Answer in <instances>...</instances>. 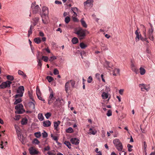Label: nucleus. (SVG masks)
<instances>
[{
    "instance_id": "obj_43",
    "label": "nucleus",
    "mask_w": 155,
    "mask_h": 155,
    "mask_svg": "<svg viewBox=\"0 0 155 155\" xmlns=\"http://www.w3.org/2000/svg\"><path fill=\"white\" fill-rule=\"evenodd\" d=\"M33 28V27L31 26H31L30 27L28 31V37H29L30 35L32 34V28Z\"/></svg>"
},
{
    "instance_id": "obj_51",
    "label": "nucleus",
    "mask_w": 155,
    "mask_h": 155,
    "mask_svg": "<svg viewBox=\"0 0 155 155\" xmlns=\"http://www.w3.org/2000/svg\"><path fill=\"white\" fill-rule=\"evenodd\" d=\"M59 73V72L57 68H55L54 70V74L55 75L58 74Z\"/></svg>"
},
{
    "instance_id": "obj_60",
    "label": "nucleus",
    "mask_w": 155,
    "mask_h": 155,
    "mask_svg": "<svg viewBox=\"0 0 155 155\" xmlns=\"http://www.w3.org/2000/svg\"><path fill=\"white\" fill-rule=\"evenodd\" d=\"M55 3L56 4L58 5H61L62 4V3L61 2L58 0H56L55 2Z\"/></svg>"
},
{
    "instance_id": "obj_56",
    "label": "nucleus",
    "mask_w": 155,
    "mask_h": 155,
    "mask_svg": "<svg viewBox=\"0 0 155 155\" xmlns=\"http://www.w3.org/2000/svg\"><path fill=\"white\" fill-rule=\"evenodd\" d=\"M41 56L40 55V52L38 51V52L37 54V60H38V57H39V59H41Z\"/></svg>"
},
{
    "instance_id": "obj_2",
    "label": "nucleus",
    "mask_w": 155,
    "mask_h": 155,
    "mask_svg": "<svg viewBox=\"0 0 155 155\" xmlns=\"http://www.w3.org/2000/svg\"><path fill=\"white\" fill-rule=\"evenodd\" d=\"M23 106L21 104L17 105L15 107V108L17 110L15 111L16 114H22L25 112V110L23 109Z\"/></svg>"
},
{
    "instance_id": "obj_30",
    "label": "nucleus",
    "mask_w": 155,
    "mask_h": 155,
    "mask_svg": "<svg viewBox=\"0 0 155 155\" xmlns=\"http://www.w3.org/2000/svg\"><path fill=\"white\" fill-rule=\"evenodd\" d=\"M66 132L67 133H72L74 130L71 127H69L66 130Z\"/></svg>"
},
{
    "instance_id": "obj_6",
    "label": "nucleus",
    "mask_w": 155,
    "mask_h": 155,
    "mask_svg": "<svg viewBox=\"0 0 155 155\" xmlns=\"http://www.w3.org/2000/svg\"><path fill=\"white\" fill-rule=\"evenodd\" d=\"M63 100L62 99H61L60 98H58L56 99V101L54 103V107H59L62 105L63 104Z\"/></svg>"
},
{
    "instance_id": "obj_40",
    "label": "nucleus",
    "mask_w": 155,
    "mask_h": 155,
    "mask_svg": "<svg viewBox=\"0 0 155 155\" xmlns=\"http://www.w3.org/2000/svg\"><path fill=\"white\" fill-rule=\"evenodd\" d=\"M37 61L38 63V65L41 68L42 65L41 59H39V57H38V60H37Z\"/></svg>"
},
{
    "instance_id": "obj_10",
    "label": "nucleus",
    "mask_w": 155,
    "mask_h": 155,
    "mask_svg": "<svg viewBox=\"0 0 155 155\" xmlns=\"http://www.w3.org/2000/svg\"><path fill=\"white\" fill-rule=\"evenodd\" d=\"M131 68L132 71H134L136 74H137L139 73L138 69L137 68L133 63H132L131 65Z\"/></svg>"
},
{
    "instance_id": "obj_13",
    "label": "nucleus",
    "mask_w": 155,
    "mask_h": 155,
    "mask_svg": "<svg viewBox=\"0 0 155 155\" xmlns=\"http://www.w3.org/2000/svg\"><path fill=\"white\" fill-rule=\"evenodd\" d=\"M29 153L31 155H34L38 154V152L35 150L33 149V147H31L29 149Z\"/></svg>"
},
{
    "instance_id": "obj_12",
    "label": "nucleus",
    "mask_w": 155,
    "mask_h": 155,
    "mask_svg": "<svg viewBox=\"0 0 155 155\" xmlns=\"http://www.w3.org/2000/svg\"><path fill=\"white\" fill-rule=\"evenodd\" d=\"M42 13L41 15H48V8L45 7H44L42 9Z\"/></svg>"
},
{
    "instance_id": "obj_7",
    "label": "nucleus",
    "mask_w": 155,
    "mask_h": 155,
    "mask_svg": "<svg viewBox=\"0 0 155 155\" xmlns=\"http://www.w3.org/2000/svg\"><path fill=\"white\" fill-rule=\"evenodd\" d=\"M55 97L54 96V93L53 91L51 92L49 96L48 99V104H50L53 102V101L55 100Z\"/></svg>"
},
{
    "instance_id": "obj_59",
    "label": "nucleus",
    "mask_w": 155,
    "mask_h": 155,
    "mask_svg": "<svg viewBox=\"0 0 155 155\" xmlns=\"http://www.w3.org/2000/svg\"><path fill=\"white\" fill-rule=\"evenodd\" d=\"M80 54H81V58H83V56L82 55H84L86 54V52H85L84 51H83L82 52H81V53H80Z\"/></svg>"
},
{
    "instance_id": "obj_64",
    "label": "nucleus",
    "mask_w": 155,
    "mask_h": 155,
    "mask_svg": "<svg viewBox=\"0 0 155 155\" xmlns=\"http://www.w3.org/2000/svg\"><path fill=\"white\" fill-rule=\"evenodd\" d=\"M18 73L19 75H22L24 72L22 71L19 70L18 71Z\"/></svg>"
},
{
    "instance_id": "obj_22",
    "label": "nucleus",
    "mask_w": 155,
    "mask_h": 155,
    "mask_svg": "<svg viewBox=\"0 0 155 155\" xmlns=\"http://www.w3.org/2000/svg\"><path fill=\"white\" fill-rule=\"evenodd\" d=\"M140 86H141V90L142 91H144V90H146L147 91H148L149 89L148 88H147L145 87V85L144 84H140Z\"/></svg>"
},
{
    "instance_id": "obj_25",
    "label": "nucleus",
    "mask_w": 155,
    "mask_h": 155,
    "mask_svg": "<svg viewBox=\"0 0 155 155\" xmlns=\"http://www.w3.org/2000/svg\"><path fill=\"white\" fill-rule=\"evenodd\" d=\"M153 28H150L149 29L148 31V35H151L152 36V39L153 38Z\"/></svg>"
},
{
    "instance_id": "obj_24",
    "label": "nucleus",
    "mask_w": 155,
    "mask_h": 155,
    "mask_svg": "<svg viewBox=\"0 0 155 155\" xmlns=\"http://www.w3.org/2000/svg\"><path fill=\"white\" fill-rule=\"evenodd\" d=\"M34 41L37 44H40L41 42V38L39 37L35 38L34 40Z\"/></svg>"
},
{
    "instance_id": "obj_39",
    "label": "nucleus",
    "mask_w": 155,
    "mask_h": 155,
    "mask_svg": "<svg viewBox=\"0 0 155 155\" xmlns=\"http://www.w3.org/2000/svg\"><path fill=\"white\" fill-rule=\"evenodd\" d=\"M41 59H42L45 62H47L48 60V58L47 56H42Z\"/></svg>"
},
{
    "instance_id": "obj_29",
    "label": "nucleus",
    "mask_w": 155,
    "mask_h": 155,
    "mask_svg": "<svg viewBox=\"0 0 155 155\" xmlns=\"http://www.w3.org/2000/svg\"><path fill=\"white\" fill-rule=\"evenodd\" d=\"M102 97L103 99H106L108 97V95L107 93L105 92H104L102 94Z\"/></svg>"
},
{
    "instance_id": "obj_8",
    "label": "nucleus",
    "mask_w": 155,
    "mask_h": 155,
    "mask_svg": "<svg viewBox=\"0 0 155 155\" xmlns=\"http://www.w3.org/2000/svg\"><path fill=\"white\" fill-rule=\"evenodd\" d=\"M41 16L43 23L45 24H48L49 21L48 15H41Z\"/></svg>"
},
{
    "instance_id": "obj_42",
    "label": "nucleus",
    "mask_w": 155,
    "mask_h": 155,
    "mask_svg": "<svg viewBox=\"0 0 155 155\" xmlns=\"http://www.w3.org/2000/svg\"><path fill=\"white\" fill-rule=\"evenodd\" d=\"M41 93L40 90L38 86H37L36 87V94L37 95H41Z\"/></svg>"
},
{
    "instance_id": "obj_32",
    "label": "nucleus",
    "mask_w": 155,
    "mask_h": 155,
    "mask_svg": "<svg viewBox=\"0 0 155 155\" xmlns=\"http://www.w3.org/2000/svg\"><path fill=\"white\" fill-rule=\"evenodd\" d=\"M64 144L66 145V146L69 148L71 149V144L68 141H65L64 143Z\"/></svg>"
},
{
    "instance_id": "obj_58",
    "label": "nucleus",
    "mask_w": 155,
    "mask_h": 155,
    "mask_svg": "<svg viewBox=\"0 0 155 155\" xmlns=\"http://www.w3.org/2000/svg\"><path fill=\"white\" fill-rule=\"evenodd\" d=\"M41 95H37V97H38V98L40 100H41V101H44V102H45L44 101H45V100H44L42 98L41 96Z\"/></svg>"
},
{
    "instance_id": "obj_46",
    "label": "nucleus",
    "mask_w": 155,
    "mask_h": 155,
    "mask_svg": "<svg viewBox=\"0 0 155 155\" xmlns=\"http://www.w3.org/2000/svg\"><path fill=\"white\" fill-rule=\"evenodd\" d=\"M33 143H35L37 144H38L40 143L39 141L36 138L34 139L32 141Z\"/></svg>"
},
{
    "instance_id": "obj_18",
    "label": "nucleus",
    "mask_w": 155,
    "mask_h": 155,
    "mask_svg": "<svg viewBox=\"0 0 155 155\" xmlns=\"http://www.w3.org/2000/svg\"><path fill=\"white\" fill-rule=\"evenodd\" d=\"M140 26L141 28H142V30L143 31V34L144 37H146L147 36L146 30L145 26L142 24L140 25Z\"/></svg>"
},
{
    "instance_id": "obj_50",
    "label": "nucleus",
    "mask_w": 155,
    "mask_h": 155,
    "mask_svg": "<svg viewBox=\"0 0 155 155\" xmlns=\"http://www.w3.org/2000/svg\"><path fill=\"white\" fill-rule=\"evenodd\" d=\"M51 137L53 138V139L55 141H56V142H57L58 139L57 136H54L52 134H51Z\"/></svg>"
},
{
    "instance_id": "obj_52",
    "label": "nucleus",
    "mask_w": 155,
    "mask_h": 155,
    "mask_svg": "<svg viewBox=\"0 0 155 155\" xmlns=\"http://www.w3.org/2000/svg\"><path fill=\"white\" fill-rule=\"evenodd\" d=\"M56 59V58L55 56H52L50 57V58L49 60V61L51 62L53 60Z\"/></svg>"
},
{
    "instance_id": "obj_33",
    "label": "nucleus",
    "mask_w": 155,
    "mask_h": 155,
    "mask_svg": "<svg viewBox=\"0 0 155 155\" xmlns=\"http://www.w3.org/2000/svg\"><path fill=\"white\" fill-rule=\"evenodd\" d=\"M80 46L82 49H84L87 47V45L83 42H81L80 44Z\"/></svg>"
},
{
    "instance_id": "obj_20",
    "label": "nucleus",
    "mask_w": 155,
    "mask_h": 155,
    "mask_svg": "<svg viewBox=\"0 0 155 155\" xmlns=\"http://www.w3.org/2000/svg\"><path fill=\"white\" fill-rule=\"evenodd\" d=\"M28 105L29 107L32 110L35 109V104L32 102H29L28 103Z\"/></svg>"
},
{
    "instance_id": "obj_23",
    "label": "nucleus",
    "mask_w": 155,
    "mask_h": 155,
    "mask_svg": "<svg viewBox=\"0 0 155 155\" xmlns=\"http://www.w3.org/2000/svg\"><path fill=\"white\" fill-rule=\"evenodd\" d=\"M78 40L76 37H74L71 40V42L74 44H76L78 42Z\"/></svg>"
},
{
    "instance_id": "obj_55",
    "label": "nucleus",
    "mask_w": 155,
    "mask_h": 155,
    "mask_svg": "<svg viewBox=\"0 0 155 155\" xmlns=\"http://www.w3.org/2000/svg\"><path fill=\"white\" fill-rule=\"evenodd\" d=\"M73 21L74 22H77L78 21V20L75 17H72Z\"/></svg>"
},
{
    "instance_id": "obj_61",
    "label": "nucleus",
    "mask_w": 155,
    "mask_h": 155,
    "mask_svg": "<svg viewBox=\"0 0 155 155\" xmlns=\"http://www.w3.org/2000/svg\"><path fill=\"white\" fill-rule=\"evenodd\" d=\"M47 154L48 155H56V153H52L51 151H48L47 153Z\"/></svg>"
},
{
    "instance_id": "obj_63",
    "label": "nucleus",
    "mask_w": 155,
    "mask_h": 155,
    "mask_svg": "<svg viewBox=\"0 0 155 155\" xmlns=\"http://www.w3.org/2000/svg\"><path fill=\"white\" fill-rule=\"evenodd\" d=\"M121 151V152L119 153L120 155H121V154H122V155H125L126 153V152H125L124 151L122 150Z\"/></svg>"
},
{
    "instance_id": "obj_36",
    "label": "nucleus",
    "mask_w": 155,
    "mask_h": 155,
    "mask_svg": "<svg viewBox=\"0 0 155 155\" xmlns=\"http://www.w3.org/2000/svg\"><path fill=\"white\" fill-rule=\"evenodd\" d=\"M68 82H69V84H71V85L72 87L74 88V85L75 84V82L74 81V80H70Z\"/></svg>"
},
{
    "instance_id": "obj_21",
    "label": "nucleus",
    "mask_w": 155,
    "mask_h": 155,
    "mask_svg": "<svg viewBox=\"0 0 155 155\" xmlns=\"http://www.w3.org/2000/svg\"><path fill=\"white\" fill-rule=\"evenodd\" d=\"M138 28H137V30L136 31L135 34L136 35V37L135 38L136 41L137 42L139 40L140 35H139L138 32Z\"/></svg>"
},
{
    "instance_id": "obj_3",
    "label": "nucleus",
    "mask_w": 155,
    "mask_h": 155,
    "mask_svg": "<svg viewBox=\"0 0 155 155\" xmlns=\"http://www.w3.org/2000/svg\"><path fill=\"white\" fill-rule=\"evenodd\" d=\"M24 91V87L22 86H19L17 91V92L18 94L15 95V98H17L18 97H21L23 96V94Z\"/></svg>"
},
{
    "instance_id": "obj_45",
    "label": "nucleus",
    "mask_w": 155,
    "mask_h": 155,
    "mask_svg": "<svg viewBox=\"0 0 155 155\" xmlns=\"http://www.w3.org/2000/svg\"><path fill=\"white\" fill-rule=\"evenodd\" d=\"M127 147L128 149V151L129 152H131L132 151V150L131 148L133 147V146L130 145L129 144H128L127 145Z\"/></svg>"
},
{
    "instance_id": "obj_37",
    "label": "nucleus",
    "mask_w": 155,
    "mask_h": 155,
    "mask_svg": "<svg viewBox=\"0 0 155 155\" xmlns=\"http://www.w3.org/2000/svg\"><path fill=\"white\" fill-rule=\"evenodd\" d=\"M34 135L37 138H39L41 135V133L40 132H37L35 133Z\"/></svg>"
},
{
    "instance_id": "obj_9",
    "label": "nucleus",
    "mask_w": 155,
    "mask_h": 155,
    "mask_svg": "<svg viewBox=\"0 0 155 155\" xmlns=\"http://www.w3.org/2000/svg\"><path fill=\"white\" fill-rule=\"evenodd\" d=\"M70 141L72 144L75 145H78L79 143V140L77 138H71Z\"/></svg>"
},
{
    "instance_id": "obj_14",
    "label": "nucleus",
    "mask_w": 155,
    "mask_h": 155,
    "mask_svg": "<svg viewBox=\"0 0 155 155\" xmlns=\"http://www.w3.org/2000/svg\"><path fill=\"white\" fill-rule=\"evenodd\" d=\"M94 128V127H93L90 128L89 129V132L88 134H95L97 133V131Z\"/></svg>"
},
{
    "instance_id": "obj_5",
    "label": "nucleus",
    "mask_w": 155,
    "mask_h": 155,
    "mask_svg": "<svg viewBox=\"0 0 155 155\" xmlns=\"http://www.w3.org/2000/svg\"><path fill=\"white\" fill-rule=\"evenodd\" d=\"M13 82L15 83V82L13 81ZM12 83V82L9 81H7L5 82H4L0 85V88L4 89L8 87H10L11 84Z\"/></svg>"
},
{
    "instance_id": "obj_62",
    "label": "nucleus",
    "mask_w": 155,
    "mask_h": 155,
    "mask_svg": "<svg viewBox=\"0 0 155 155\" xmlns=\"http://www.w3.org/2000/svg\"><path fill=\"white\" fill-rule=\"evenodd\" d=\"M50 149V147L49 146H47V147H45L44 148V150L45 151L49 150Z\"/></svg>"
},
{
    "instance_id": "obj_19",
    "label": "nucleus",
    "mask_w": 155,
    "mask_h": 155,
    "mask_svg": "<svg viewBox=\"0 0 155 155\" xmlns=\"http://www.w3.org/2000/svg\"><path fill=\"white\" fill-rule=\"evenodd\" d=\"M115 147L118 151H122L123 148V147L122 144L121 143H119V144L115 146Z\"/></svg>"
},
{
    "instance_id": "obj_35",
    "label": "nucleus",
    "mask_w": 155,
    "mask_h": 155,
    "mask_svg": "<svg viewBox=\"0 0 155 155\" xmlns=\"http://www.w3.org/2000/svg\"><path fill=\"white\" fill-rule=\"evenodd\" d=\"M81 21L83 26L84 28H86L87 25L83 19L81 20Z\"/></svg>"
},
{
    "instance_id": "obj_26",
    "label": "nucleus",
    "mask_w": 155,
    "mask_h": 155,
    "mask_svg": "<svg viewBox=\"0 0 155 155\" xmlns=\"http://www.w3.org/2000/svg\"><path fill=\"white\" fill-rule=\"evenodd\" d=\"M28 120L26 118H23L21 121V124L22 125H24L26 124L27 123Z\"/></svg>"
},
{
    "instance_id": "obj_15",
    "label": "nucleus",
    "mask_w": 155,
    "mask_h": 155,
    "mask_svg": "<svg viewBox=\"0 0 155 155\" xmlns=\"http://www.w3.org/2000/svg\"><path fill=\"white\" fill-rule=\"evenodd\" d=\"M70 88V84H69V82H67L65 83V90L67 93H68Z\"/></svg>"
},
{
    "instance_id": "obj_49",
    "label": "nucleus",
    "mask_w": 155,
    "mask_h": 155,
    "mask_svg": "<svg viewBox=\"0 0 155 155\" xmlns=\"http://www.w3.org/2000/svg\"><path fill=\"white\" fill-rule=\"evenodd\" d=\"M112 112L111 110H109L107 111V116L110 117L112 115Z\"/></svg>"
},
{
    "instance_id": "obj_11",
    "label": "nucleus",
    "mask_w": 155,
    "mask_h": 155,
    "mask_svg": "<svg viewBox=\"0 0 155 155\" xmlns=\"http://www.w3.org/2000/svg\"><path fill=\"white\" fill-rule=\"evenodd\" d=\"M61 123L60 121L58 120L57 122L55 121L54 122V126L55 130L58 131L59 128L58 127L59 125Z\"/></svg>"
},
{
    "instance_id": "obj_16",
    "label": "nucleus",
    "mask_w": 155,
    "mask_h": 155,
    "mask_svg": "<svg viewBox=\"0 0 155 155\" xmlns=\"http://www.w3.org/2000/svg\"><path fill=\"white\" fill-rule=\"evenodd\" d=\"M93 0H87L86 1L84 2V5L85 6L87 5L90 6L91 5L93 4Z\"/></svg>"
},
{
    "instance_id": "obj_48",
    "label": "nucleus",
    "mask_w": 155,
    "mask_h": 155,
    "mask_svg": "<svg viewBox=\"0 0 155 155\" xmlns=\"http://www.w3.org/2000/svg\"><path fill=\"white\" fill-rule=\"evenodd\" d=\"M42 137L43 138H46L48 137V134L45 131L44 132L42 133Z\"/></svg>"
},
{
    "instance_id": "obj_28",
    "label": "nucleus",
    "mask_w": 155,
    "mask_h": 155,
    "mask_svg": "<svg viewBox=\"0 0 155 155\" xmlns=\"http://www.w3.org/2000/svg\"><path fill=\"white\" fill-rule=\"evenodd\" d=\"M113 142L114 144L115 145V146L121 143L119 140L118 139H115L114 140H113Z\"/></svg>"
},
{
    "instance_id": "obj_57",
    "label": "nucleus",
    "mask_w": 155,
    "mask_h": 155,
    "mask_svg": "<svg viewBox=\"0 0 155 155\" xmlns=\"http://www.w3.org/2000/svg\"><path fill=\"white\" fill-rule=\"evenodd\" d=\"M71 10L73 12H75L78 11V9L76 7H73L71 8Z\"/></svg>"
},
{
    "instance_id": "obj_1",
    "label": "nucleus",
    "mask_w": 155,
    "mask_h": 155,
    "mask_svg": "<svg viewBox=\"0 0 155 155\" xmlns=\"http://www.w3.org/2000/svg\"><path fill=\"white\" fill-rule=\"evenodd\" d=\"M85 29L83 30L82 28H80L77 30L75 33L78 35V36L80 40L84 38L86 36L85 31H86Z\"/></svg>"
},
{
    "instance_id": "obj_54",
    "label": "nucleus",
    "mask_w": 155,
    "mask_h": 155,
    "mask_svg": "<svg viewBox=\"0 0 155 155\" xmlns=\"http://www.w3.org/2000/svg\"><path fill=\"white\" fill-rule=\"evenodd\" d=\"M147 36L146 37H145V38H143L142 36L141 35H140V40H142V41H146L147 40V38H146Z\"/></svg>"
},
{
    "instance_id": "obj_41",
    "label": "nucleus",
    "mask_w": 155,
    "mask_h": 155,
    "mask_svg": "<svg viewBox=\"0 0 155 155\" xmlns=\"http://www.w3.org/2000/svg\"><path fill=\"white\" fill-rule=\"evenodd\" d=\"M21 99L20 98L16 99L15 101L14 102V104H17L18 103H20L21 102Z\"/></svg>"
},
{
    "instance_id": "obj_27",
    "label": "nucleus",
    "mask_w": 155,
    "mask_h": 155,
    "mask_svg": "<svg viewBox=\"0 0 155 155\" xmlns=\"http://www.w3.org/2000/svg\"><path fill=\"white\" fill-rule=\"evenodd\" d=\"M140 74L141 75H143L146 72L145 70L142 67H140Z\"/></svg>"
},
{
    "instance_id": "obj_38",
    "label": "nucleus",
    "mask_w": 155,
    "mask_h": 155,
    "mask_svg": "<svg viewBox=\"0 0 155 155\" xmlns=\"http://www.w3.org/2000/svg\"><path fill=\"white\" fill-rule=\"evenodd\" d=\"M6 77L8 80L11 81H12L14 79V77L13 76L10 75H8Z\"/></svg>"
},
{
    "instance_id": "obj_34",
    "label": "nucleus",
    "mask_w": 155,
    "mask_h": 155,
    "mask_svg": "<svg viewBox=\"0 0 155 155\" xmlns=\"http://www.w3.org/2000/svg\"><path fill=\"white\" fill-rule=\"evenodd\" d=\"M46 78L48 80L49 82H51L54 80L53 78L50 76H47Z\"/></svg>"
},
{
    "instance_id": "obj_47",
    "label": "nucleus",
    "mask_w": 155,
    "mask_h": 155,
    "mask_svg": "<svg viewBox=\"0 0 155 155\" xmlns=\"http://www.w3.org/2000/svg\"><path fill=\"white\" fill-rule=\"evenodd\" d=\"M51 113L50 112H48L45 115L46 118L47 119H48L51 116Z\"/></svg>"
},
{
    "instance_id": "obj_44",
    "label": "nucleus",
    "mask_w": 155,
    "mask_h": 155,
    "mask_svg": "<svg viewBox=\"0 0 155 155\" xmlns=\"http://www.w3.org/2000/svg\"><path fill=\"white\" fill-rule=\"evenodd\" d=\"M70 18L68 16H67L65 17V22L66 24L68 23L70 21Z\"/></svg>"
},
{
    "instance_id": "obj_17",
    "label": "nucleus",
    "mask_w": 155,
    "mask_h": 155,
    "mask_svg": "<svg viewBox=\"0 0 155 155\" xmlns=\"http://www.w3.org/2000/svg\"><path fill=\"white\" fill-rule=\"evenodd\" d=\"M43 124V126L45 127H49L51 124V123L50 121L49 120H47L46 121H44Z\"/></svg>"
},
{
    "instance_id": "obj_31",
    "label": "nucleus",
    "mask_w": 155,
    "mask_h": 155,
    "mask_svg": "<svg viewBox=\"0 0 155 155\" xmlns=\"http://www.w3.org/2000/svg\"><path fill=\"white\" fill-rule=\"evenodd\" d=\"M38 118L40 121H42L44 119V117L42 114L39 113L38 115Z\"/></svg>"
},
{
    "instance_id": "obj_4",
    "label": "nucleus",
    "mask_w": 155,
    "mask_h": 155,
    "mask_svg": "<svg viewBox=\"0 0 155 155\" xmlns=\"http://www.w3.org/2000/svg\"><path fill=\"white\" fill-rule=\"evenodd\" d=\"M31 8L32 11L33 13L35 14L37 13L40 9L38 5L36 4L35 2H33L32 3Z\"/></svg>"
},
{
    "instance_id": "obj_53",
    "label": "nucleus",
    "mask_w": 155,
    "mask_h": 155,
    "mask_svg": "<svg viewBox=\"0 0 155 155\" xmlns=\"http://www.w3.org/2000/svg\"><path fill=\"white\" fill-rule=\"evenodd\" d=\"M92 80H93V79H92V77L90 76L88 77V78L87 79V81L88 83H91V82Z\"/></svg>"
}]
</instances>
